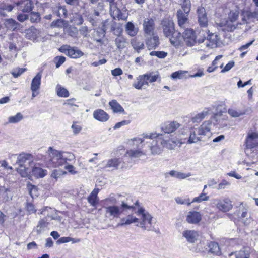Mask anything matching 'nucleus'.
<instances>
[{"mask_svg":"<svg viewBox=\"0 0 258 258\" xmlns=\"http://www.w3.org/2000/svg\"><path fill=\"white\" fill-rule=\"evenodd\" d=\"M211 121H204L199 127L190 131L188 140L189 144L195 143L198 141H205L212 135Z\"/></svg>","mask_w":258,"mask_h":258,"instance_id":"obj_1","label":"nucleus"},{"mask_svg":"<svg viewBox=\"0 0 258 258\" xmlns=\"http://www.w3.org/2000/svg\"><path fill=\"white\" fill-rule=\"evenodd\" d=\"M135 206L131 205L127 201H122L120 206L112 205L104 207L105 217L109 219L116 220L120 218L121 215L127 210L134 209Z\"/></svg>","mask_w":258,"mask_h":258,"instance_id":"obj_2","label":"nucleus"},{"mask_svg":"<svg viewBox=\"0 0 258 258\" xmlns=\"http://www.w3.org/2000/svg\"><path fill=\"white\" fill-rule=\"evenodd\" d=\"M40 214L46 217L39 221L36 227V232L37 234H40L47 229L49 224V223L47 222V217L50 218L51 220H56L59 222L61 220L59 216L55 214L56 212L55 209L49 207H45L42 208L40 210Z\"/></svg>","mask_w":258,"mask_h":258,"instance_id":"obj_3","label":"nucleus"},{"mask_svg":"<svg viewBox=\"0 0 258 258\" xmlns=\"http://www.w3.org/2000/svg\"><path fill=\"white\" fill-rule=\"evenodd\" d=\"M144 140L145 139L149 140L146 141L147 147L151 152L152 155H159L163 151L162 144L161 143V138L157 137L156 134L149 133L143 134L142 137Z\"/></svg>","mask_w":258,"mask_h":258,"instance_id":"obj_4","label":"nucleus"},{"mask_svg":"<svg viewBox=\"0 0 258 258\" xmlns=\"http://www.w3.org/2000/svg\"><path fill=\"white\" fill-rule=\"evenodd\" d=\"M45 162L48 167H56L62 166L61 151L49 147L46 152Z\"/></svg>","mask_w":258,"mask_h":258,"instance_id":"obj_5","label":"nucleus"},{"mask_svg":"<svg viewBox=\"0 0 258 258\" xmlns=\"http://www.w3.org/2000/svg\"><path fill=\"white\" fill-rule=\"evenodd\" d=\"M144 139L141 137L135 138L133 140V143L138 145V149H131L127 151L124 157H128L131 159L138 158L146 154L147 151L146 149H142L144 145Z\"/></svg>","mask_w":258,"mask_h":258,"instance_id":"obj_6","label":"nucleus"},{"mask_svg":"<svg viewBox=\"0 0 258 258\" xmlns=\"http://www.w3.org/2000/svg\"><path fill=\"white\" fill-rule=\"evenodd\" d=\"M137 213L138 216L141 215V221L139 222V226L145 230H150L151 228V221L152 217L147 212H146L143 208H140Z\"/></svg>","mask_w":258,"mask_h":258,"instance_id":"obj_7","label":"nucleus"},{"mask_svg":"<svg viewBox=\"0 0 258 258\" xmlns=\"http://www.w3.org/2000/svg\"><path fill=\"white\" fill-rule=\"evenodd\" d=\"M245 153L249 155L252 149L258 145V134L256 132H249L245 141Z\"/></svg>","mask_w":258,"mask_h":258,"instance_id":"obj_8","label":"nucleus"},{"mask_svg":"<svg viewBox=\"0 0 258 258\" xmlns=\"http://www.w3.org/2000/svg\"><path fill=\"white\" fill-rule=\"evenodd\" d=\"M59 50L61 52L73 58H80L84 55V53L77 47H71L68 45H62Z\"/></svg>","mask_w":258,"mask_h":258,"instance_id":"obj_9","label":"nucleus"},{"mask_svg":"<svg viewBox=\"0 0 258 258\" xmlns=\"http://www.w3.org/2000/svg\"><path fill=\"white\" fill-rule=\"evenodd\" d=\"M161 25L165 36H170L174 32V24L170 17H165L161 21Z\"/></svg>","mask_w":258,"mask_h":258,"instance_id":"obj_10","label":"nucleus"},{"mask_svg":"<svg viewBox=\"0 0 258 258\" xmlns=\"http://www.w3.org/2000/svg\"><path fill=\"white\" fill-rule=\"evenodd\" d=\"M13 157L17 158L16 164L19 166H26L27 163L30 164L33 161V156L29 153L22 152L19 154H12L9 157L12 158Z\"/></svg>","mask_w":258,"mask_h":258,"instance_id":"obj_11","label":"nucleus"},{"mask_svg":"<svg viewBox=\"0 0 258 258\" xmlns=\"http://www.w3.org/2000/svg\"><path fill=\"white\" fill-rule=\"evenodd\" d=\"M215 205L217 209L222 212L230 211L233 207L232 201L229 198L223 199H217L215 200Z\"/></svg>","mask_w":258,"mask_h":258,"instance_id":"obj_12","label":"nucleus"},{"mask_svg":"<svg viewBox=\"0 0 258 258\" xmlns=\"http://www.w3.org/2000/svg\"><path fill=\"white\" fill-rule=\"evenodd\" d=\"M109 2L110 5V13L111 16L114 19H117L118 20H126L127 17L123 15L121 13L120 10L117 8L115 4L114 3V0H106Z\"/></svg>","mask_w":258,"mask_h":258,"instance_id":"obj_13","label":"nucleus"},{"mask_svg":"<svg viewBox=\"0 0 258 258\" xmlns=\"http://www.w3.org/2000/svg\"><path fill=\"white\" fill-rule=\"evenodd\" d=\"M219 40V37L215 33H210L207 36V39L200 41L198 40L199 42L204 43L207 47L215 48L217 47V43Z\"/></svg>","mask_w":258,"mask_h":258,"instance_id":"obj_14","label":"nucleus"},{"mask_svg":"<svg viewBox=\"0 0 258 258\" xmlns=\"http://www.w3.org/2000/svg\"><path fill=\"white\" fill-rule=\"evenodd\" d=\"M18 10L23 12H29L34 7L33 4L30 0H20L15 3Z\"/></svg>","mask_w":258,"mask_h":258,"instance_id":"obj_15","label":"nucleus"},{"mask_svg":"<svg viewBox=\"0 0 258 258\" xmlns=\"http://www.w3.org/2000/svg\"><path fill=\"white\" fill-rule=\"evenodd\" d=\"M143 28L146 34L151 36L154 34L155 28L154 21L152 18H146L143 22Z\"/></svg>","mask_w":258,"mask_h":258,"instance_id":"obj_16","label":"nucleus"},{"mask_svg":"<svg viewBox=\"0 0 258 258\" xmlns=\"http://www.w3.org/2000/svg\"><path fill=\"white\" fill-rule=\"evenodd\" d=\"M197 13L200 26L206 27L208 24V18L205 9L203 7H199L197 9Z\"/></svg>","mask_w":258,"mask_h":258,"instance_id":"obj_17","label":"nucleus"},{"mask_svg":"<svg viewBox=\"0 0 258 258\" xmlns=\"http://www.w3.org/2000/svg\"><path fill=\"white\" fill-rule=\"evenodd\" d=\"M183 37L188 46H193L196 42L195 32L192 29H186L183 33Z\"/></svg>","mask_w":258,"mask_h":258,"instance_id":"obj_18","label":"nucleus"},{"mask_svg":"<svg viewBox=\"0 0 258 258\" xmlns=\"http://www.w3.org/2000/svg\"><path fill=\"white\" fill-rule=\"evenodd\" d=\"M181 125L177 121L165 122L161 127L162 130L165 133L170 134L179 128Z\"/></svg>","mask_w":258,"mask_h":258,"instance_id":"obj_19","label":"nucleus"},{"mask_svg":"<svg viewBox=\"0 0 258 258\" xmlns=\"http://www.w3.org/2000/svg\"><path fill=\"white\" fill-rule=\"evenodd\" d=\"M119 219L120 220L116 225L117 227L129 225L132 223L138 222L139 220L138 218L133 216L131 214H129L126 217Z\"/></svg>","mask_w":258,"mask_h":258,"instance_id":"obj_20","label":"nucleus"},{"mask_svg":"<svg viewBox=\"0 0 258 258\" xmlns=\"http://www.w3.org/2000/svg\"><path fill=\"white\" fill-rule=\"evenodd\" d=\"M146 38V44L149 50L155 49L160 44L159 37L154 34Z\"/></svg>","mask_w":258,"mask_h":258,"instance_id":"obj_21","label":"nucleus"},{"mask_svg":"<svg viewBox=\"0 0 258 258\" xmlns=\"http://www.w3.org/2000/svg\"><path fill=\"white\" fill-rule=\"evenodd\" d=\"M41 36V31L34 27H31L26 31V37L29 40H36Z\"/></svg>","mask_w":258,"mask_h":258,"instance_id":"obj_22","label":"nucleus"},{"mask_svg":"<svg viewBox=\"0 0 258 258\" xmlns=\"http://www.w3.org/2000/svg\"><path fill=\"white\" fill-rule=\"evenodd\" d=\"M239 16V12L237 11H231L229 14V20L227 21V30L228 31H232L236 28L234 24H229V22L232 23L235 22L238 19Z\"/></svg>","mask_w":258,"mask_h":258,"instance_id":"obj_23","label":"nucleus"},{"mask_svg":"<svg viewBox=\"0 0 258 258\" xmlns=\"http://www.w3.org/2000/svg\"><path fill=\"white\" fill-rule=\"evenodd\" d=\"M201 215L199 212L190 211L186 217V221L191 224H197L201 220Z\"/></svg>","mask_w":258,"mask_h":258,"instance_id":"obj_24","label":"nucleus"},{"mask_svg":"<svg viewBox=\"0 0 258 258\" xmlns=\"http://www.w3.org/2000/svg\"><path fill=\"white\" fill-rule=\"evenodd\" d=\"M214 119L216 122V124L219 125V128H224L228 125L227 116L222 113L215 114Z\"/></svg>","mask_w":258,"mask_h":258,"instance_id":"obj_25","label":"nucleus"},{"mask_svg":"<svg viewBox=\"0 0 258 258\" xmlns=\"http://www.w3.org/2000/svg\"><path fill=\"white\" fill-rule=\"evenodd\" d=\"M93 117L94 118L101 122H105L109 119L108 114L102 109H97L94 111Z\"/></svg>","mask_w":258,"mask_h":258,"instance_id":"obj_26","label":"nucleus"},{"mask_svg":"<svg viewBox=\"0 0 258 258\" xmlns=\"http://www.w3.org/2000/svg\"><path fill=\"white\" fill-rule=\"evenodd\" d=\"M182 235L191 243L194 242L198 237V233L194 230H186L183 232Z\"/></svg>","mask_w":258,"mask_h":258,"instance_id":"obj_27","label":"nucleus"},{"mask_svg":"<svg viewBox=\"0 0 258 258\" xmlns=\"http://www.w3.org/2000/svg\"><path fill=\"white\" fill-rule=\"evenodd\" d=\"M161 143L162 144L163 148H166L169 150H173L177 146L179 142L178 140H166L161 138Z\"/></svg>","mask_w":258,"mask_h":258,"instance_id":"obj_28","label":"nucleus"},{"mask_svg":"<svg viewBox=\"0 0 258 258\" xmlns=\"http://www.w3.org/2000/svg\"><path fill=\"white\" fill-rule=\"evenodd\" d=\"M189 13H186L183 11L179 9L177 12V17L178 19V25L181 27H183V25L187 21L188 15Z\"/></svg>","mask_w":258,"mask_h":258,"instance_id":"obj_29","label":"nucleus"},{"mask_svg":"<svg viewBox=\"0 0 258 258\" xmlns=\"http://www.w3.org/2000/svg\"><path fill=\"white\" fill-rule=\"evenodd\" d=\"M41 77V73L39 72L32 79L31 84V90L32 91H37L40 88Z\"/></svg>","mask_w":258,"mask_h":258,"instance_id":"obj_30","label":"nucleus"},{"mask_svg":"<svg viewBox=\"0 0 258 258\" xmlns=\"http://www.w3.org/2000/svg\"><path fill=\"white\" fill-rule=\"evenodd\" d=\"M167 37L169 38L170 41L173 45L177 46L180 44L181 35L180 32L174 30V32H172L170 36Z\"/></svg>","mask_w":258,"mask_h":258,"instance_id":"obj_31","label":"nucleus"},{"mask_svg":"<svg viewBox=\"0 0 258 258\" xmlns=\"http://www.w3.org/2000/svg\"><path fill=\"white\" fill-rule=\"evenodd\" d=\"M99 192V189L95 188L89 196L87 198L88 202L92 206H95L98 203L99 199L97 195Z\"/></svg>","mask_w":258,"mask_h":258,"instance_id":"obj_32","label":"nucleus"},{"mask_svg":"<svg viewBox=\"0 0 258 258\" xmlns=\"http://www.w3.org/2000/svg\"><path fill=\"white\" fill-rule=\"evenodd\" d=\"M32 175L37 178H43L47 174V171L35 165L32 170Z\"/></svg>","mask_w":258,"mask_h":258,"instance_id":"obj_33","label":"nucleus"},{"mask_svg":"<svg viewBox=\"0 0 258 258\" xmlns=\"http://www.w3.org/2000/svg\"><path fill=\"white\" fill-rule=\"evenodd\" d=\"M137 80L138 82L133 84V86L137 89H141L145 85H148V82L146 81L144 74L139 75L137 77Z\"/></svg>","mask_w":258,"mask_h":258,"instance_id":"obj_34","label":"nucleus"},{"mask_svg":"<svg viewBox=\"0 0 258 258\" xmlns=\"http://www.w3.org/2000/svg\"><path fill=\"white\" fill-rule=\"evenodd\" d=\"M125 29L127 34L131 37L136 35L138 31V28L135 27L134 25L131 22L127 23L125 25Z\"/></svg>","mask_w":258,"mask_h":258,"instance_id":"obj_35","label":"nucleus"},{"mask_svg":"<svg viewBox=\"0 0 258 258\" xmlns=\"http://www.w3.org/2000/svg\"><path fill=\"white\" fill-rule=\"evenodd\" d=\"M0 195L4 201H8L12 200L13 195L9 189L4 186L0 187Z\"/></svg>","mask_w":258,"mask_h":258,"instance_id":"obj_36","label":"nucleus"},{"mask_svg":"<svg viewBox=\"0 0 258 258\" xmlns=\"http://www.w3.org/2000/svg\"><path fill=\"white\" fill-rule=\"evenodd\" d=\"M146 81L148 83L155 82L158 80L160 81V76L158 73H154L153 72H150L144 74Z\"/></svg>","mask_w":258,"mask_h":258,"instance_id":"obj_37","label":"nucleus"},{"mask_svg":"<svg viewBox=\"0 0 258 258\" xmlns=\"http://www.w3.org/2000/svg\"><path fill=\"white\" fill-rule=\"evenodd\" d=\"M75 160L74 155L70 152H61L62 166L68 164Z\"/></svg>","mask_w":258,"mask_h":258,"instance_id":"obj_38","label":"nucleus"},{"mask_svg":"<svg viewBox=\"0 0 258 258\" xmlns=\"http://www.w3.org/2000/svg\"><path fill=\"white\" fill-rule=\"evenodd\" d=\"M4 24L6 27L11 30H15L20 26V24L13 19L5 20Z\"/></svg>","mask_w":258,"mask_h":258,"instance_id":"obj_39","label":"nucleus"},{"mask_svg":"<svg viewBox=\"0 0 258 258\" xmlns=\"http://www.w3.org/2000/svg\"><path fill=\"white\" fill-rule=\"evenodd\" d=\"M131 44L133 48L138 52L140 53L141 50L144 49L145 46L143 42L138 40L137 38H133L131 40Z\"/></svg>","mask_w":258,"mask_h":258,"instance_id":"obj_40","label":"nucleus"},{"mask_svg":"<svg viewBox=\"0 0 258 258\" xmlns=\"http://www.w3.org/2000/svg\"><path fill=\"white\" fill-rule=\"evenodd\" d=\"M121 163V160L120 158H112L108 160L105 167L117 169Z\"/></svg>","mask_w":258,"mask_h":258,"instance_id":"obj_41","label":"nucleus"},{"mask_svg":"<svg viewBox=\"0 0 258 258\" xmlns=\"http://www.w3.org/2000/svg\"><path fill=\"white\" fill-rule=\"evenodd\" d=\"M115 43L118 49H123L126 47L127 42L123 36H119L115 39Z\"/></svg>","mask_w":258,"mask_h":258,"instance_id":"obj_42","label":"nucleus"},{"mask_svg":"<svg viewBox=\"0 0 258 258\" xmlns=\"http://www.w3.org/2000/svg\"><path fill=\"white\" fill-rule=\"evenodd\" d=\"M109 106L115 113L124 112L123 107L115 100H112L109 103Z\"/></svg>","mask_w":258,"mask_h":258,"instance_id":"obj_43","label":"nucleus"},{"mask_svg":"<svg viewBox=\"0 0 258 258\" xmlns=\"http://www.w3.org/2000/svg\"><path fill=\"white\" fill-rule=\"evenodd\" d=\"M56 92L57 95L60 97L66 98L69 96V92L68 90L59 84H57L56 86Z\"/></svg>","mask_w":258,"mask_h":258,"instance_id":"obj_44","label":"nucleus"},{"mask_svg":"<svg viewBox=\"0 0 258 258\" xmlns=\"http://www.w3.org/2000/svg\"><path fill=\"white\" fill-rule=\"evenodd\" d=\"M70 22L76 25H80L83 24V19L81 15L79 13H75L72 14V16L70 18Z\"/></svg>","mask_w":258,"mask_h":258,"instance_id":"obj_45","label":"nucleus"},{"mask_svg":"<svg viewBox=\"0 0 258 258\" xmlns=\"http://www.w3.org/2000/svg\"><path fill=\"white\" fill-rule=\"evenodd\" d=\"M209 114V110L204 111L201 113L197 114L194 117L191 119V121L193 123H198L201 121L203 119L205 118Z\"/></svg>","mask_w":258,"mask_h":258,"instance_id":"obj_46","label":"nucleus"},{"mask_svg":"<svg viewBox=\"0 0 258 258\" xmlns=\"http://www.w3.org/2000/svg\"><path fill=\"white\" fill-rule=\"evenodd\" d=\"M228 113L231 117L234 118L239 117L245 114V112L244 111L234 108L229 109L228 110Z\"/></svg>","mask_w":258,"mask_h":258,"instance_id":"obj_47","label":"nucleus"},{"mask_svg":"<svg viewBox=\"0 0 258 258\" xmlns=\"http://www.w3.org/2000/svg\"><path fill=\"white\" fill-rule=\"evenodd\" d=\"M209 252L216 255L220 254V249L219 245L215 242H211L209 244Z\"/></svg>","mask_w":258,"mask_h":258,"instance_id":"obj_48","label":"nucleus"},{"mask_svg":"<svg viewBox=\"0 0 258 258\" xmlns=\"http://www.w3.org/2000/svg\"><path fill=\"white\" fill-rule=\"evenodd\" d=\"M55 13H56V15L59 17H67L68 11L64 6H57L56 7V10L55 11Z\"/></svg>","mask_w":258,"mask_h":258,"instance_id":"obj_49","label":"nucleus"},{"mask_svg":"<svg viewBox=\"0 0 258 258\" xmlns=\"http://www.w3.org/2000/svg\"><path fill=\"white\" fill-rule=\"evenodd\" d=\"M180 5L183 10L186 13H189L191 9L190 0H180Z\"/></svg>","mask_w":258,"mask_h":258,"instance_id":"obj_50","label":"nucleus"},{"mask_svg":"<svg viewBox=\"0 0 258 258\" xmlns=\"http://www.w3.org/2000/svg\"><path fill=\"white\" fill-rule=\"evenodd\" d=\"M249 254L244 250L236 251L229 254V258H248Z\"/></svg>","mask_w":258,"mask_h":258,"instance_id":"obj_51","label":"nucleus"},{"mask_svg":"<svg viewBox=\"0 0 258 258\" xmlns=\"http://www.w3.org/2000/svg\"><path fill=\"white\" fill-rule=\"evenodd\" d=\"M23 118V115L19 112L14 116H10L8 118V123H16L21 121Z\"/></svg>","mask_w":258,"mask_h":258,"instance_id":"obj_52","label":"nucleus"},{"mask_svg":"<svg viewBox=\"0 0 258 258\" xmlns=\"http://www.w3.org/2000/svg\"><path fill=\"white\" fill-rule=\"evenodd\" d=\"M17 172L22 177H28L29 175L30 170L26 166H19L17 168Z\"/></svg>","mask_w":258,"mask_h":258,"instance_id":"obj_53","label":"nucleus"},{"mask_svg":"<svg viewBox=\"0 0 258 258\" xmlns=\"http://www.w3.org/2000/svg\"><path fill=\"white\" fill-rule=\"evenodd\" d=\"M72 242L73 243H76L80 241L79 239H76L70 237H62L60 238L59 239L57 240L56 241V243L57 244H59L60 243H67L69 242Z\"/></svg>","mask_w":258,"mask_h":258,"instance_id":"obj_54","label":"nucleus"},{"mask_svg":"<svg viewBox=\"0 0 258 258\" xmlns=\"http://www.w3.org/2000/svg\"><path fill=\"white\" fill-rule=\"evenodd\" d=\"M187 73V71L179 70L173 73L171 77L173 79H181L184 77V74Z\"/></svg>","mask_w":258,"mask_h":258,"instance_id":"obj_55","label":"nucleus"},{"mask_svg":"<svg viewBox=\"0 0 258 258\" xmlns=\"http://www.w3.org/2000/svg\"><path fill=\"white\" fill-rule=\"evenodd\" d=\"M65 21L63 19H57L53 21L50 24V27L52 28H62L64 25Z\"/></svg>","mask_w":258,"mask_h":258,"instance_id":"obj_56","label":"nucleus"},{"mask_svg":"<svg viewBox=\"0 0 258 258\" xmlns=\"http://www.w3.org/2000/svg\"><path fill=\"white\" fill-rule=\"evenodd\" d=\"M151 56H156L159 58H164L167 56V53L165 51H152L150 53Z\"/></svg>","mask_w":258,"mask_h":258,"instance_id":"obj_57","label":"nucleus"},{"mask_svg":"<svg viewBox=\"0 0 258 258\" xmlns=\"http://www.w3.org/2000/svg\"><path fill=\"white\" fill-rule=\"evenodd\" d=\"M68 34L73 37H76L78 34V29L76 27L70 26L67 29Z\"/></svg>","mask_w":258,"mask_h":258,"instance_id":"obj_58","label":"nucleus"},{"mask_svg":"<svg viewBox=\"0 0 258 258\" xmlns=\"http://www.w3.org/2000/svg\"><path fill=\"white\" fill-rule=\"evenodd\" d=\"M209 200V197L207 196L205 194L202 193L200 195L197 197H195L193 199L191 203L197 202L200 203L204 201H208Z\"/></svg>","mask_w":258,"mask_h":258,"instance_id":"obj_59","label":"nucleus"},{"mask_svg":"<svg viewBox=\"0 0 258 258\" xmlns=\"http://www.w3.org/2000/svg\"><path fill=\"white\" fill-rule=\"evenodd\" d=\"M175 200L178 204H186L187 206H190L191 203L189 198L183 199L181 197H177L175 199Z\"/></svg>","mask_w":258,"mask_h":258,"instance_id":"obj_60","label":"nucleus"},{"mask_svg":"<svg viewBox=\"0 0 258 258\" xmlns=\"http://www.w3.org/2000/svg\"><path fill=\"white\" fill-rule=\"evenodd\" d=\"M30 20L32 23H37L40 20V14L36 12L31 13Z\"/></svg>","mask_w":258,"mask_h":258,"instance_id":"obj_61","label":"nucleus"},{"mask_svg":"<svg viewBox=\"0 0 258 258\" xmlns=\"http://www.w3.org/2000/svg\"><path fill=\"white\" fill-rule=\"evenodd\" d=\"M71 128L72 129L73 134L74 135L78 134L82 129V126L77 124V122L73 123L71 126Z\"/></svg>","mask_w":258,"mask_h":258,"instance_id":"obj_62","label":"nucleus"},{"mask_svg":"<svg viewBox=\"0 0 258 258\" xmlns=\"http://www.w3.org/2000/svg\"><path fill=\"white\" fill-rule=\"evenodd\" d=\"M66 173V171H63L61 170H54L51 173V177L57 179L60 177L61 175Z\"/></svg>","mask_w":258,"mask_h":258,"instance_id":"obj_63","label":"nucleus"},{"mask_svg":"<svg viewBox=\"0 0 258 258\" xmlns=\"http://www.w3.org/2000/svg\"><path fill=\"white\" fill-rule=\"evenodd\" d=\"M248 19H256L258 20V9L255 10L253 12H248L247 13Z\"/></svg>","mask_w":258,"mask_h":258,"instance_id":"obj_64","label":"nucleus"}]
</instances>
